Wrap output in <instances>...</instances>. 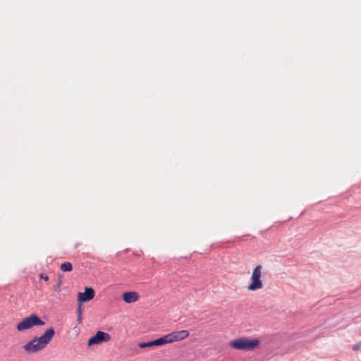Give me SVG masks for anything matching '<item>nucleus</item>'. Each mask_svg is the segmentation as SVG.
Masks as SVG:
<instances>
[{"label":"nucleus","instance_id":"nucleus-10","mask_svg":"<svg viewBox=\"0 0 361 361\" xmlns=\"http://www.w3.org/2000/svg\"><path fill=\"white\" fill-rule=\"evenodd\" d=\"M61 269L63 271H71L73 269L71 263L66 262L61 265Z\"/></svg>","mask_w":361,"mask_h":361},{"label":"nucleus","instance_id":"nucleus-5","mask_svg":"<svg viewBox=\"0 0 361 361\" xmlns=\"http://www.w3.org/2000/svg\"><path fill=\"white\" fill-rule=\"evenodd\" d=\"M111 340V336L106 332L98 331L92 336L87 342L88 346L97 345L102 342H109Z\"/></svg>","mask_w":361,"mask_h":361},{"label":"nucleus","instance_id":"nucleus-1","mask_svg":"<svg viewBox=\"0 0 361 361\" xmlns=\"http://www.w3.org/2000/svg\"><path fill=\"white\" fill-rule=\"evenodd\" d=\"M55 334L54 328H49L39 337H35L27 342L23 349L30 353H37L42 350L51 342Z\"/></svg>","mask_w":361,"mask_h":361},{"label":"nucleus","instance_id":"nucleus-4","mask_svg":"<svg viewBox=\"0 0 361 361\" xmlns=\"http://www.w3.org/2000/svg\"><path fill=\"white\" fill-rule=\"evenodd\" d=\"M262 269V265H257L254 269L251 276V283L247 286L249 290L255 291L263 288V282L261 280Z\"/></svg>","mask_w":361,"mask_h":361},{"label":"nucleus","instance_id":"nucleus-15","mask_svg":"<svg viewBox=\"0 0 361 361\" xmlns=\"http://www.w3.org/2000/svg\"><path fill=\"white\" fill-rule=\"evenodd\" d=\"M77 320L80 323L82 322V314H78Z\"/></svg>","mask_w":361,"mask_h":361},{"label":"nucleus","instance_id":"nucleus-11","mask_svg":"<svg viewBox=\"0 0 361 361\" xmlns=\"http://www.w3.org/2000/svg\"><path fill=\"white\" fill-rule=\"evenodd\" d=\"M154 343H155L154 340L149 341V342H142V343H140L138 344V346L141 348H147V347H152V346L156 345V344Z\"/></svg>","mask_w":361,"mask_h":361},{"label":"nucleus","instance_id":"nucleus-7","mask_svg":"<svg viewBox=\"0 0 361 361\" xmlns=\"http://www.w3.org/2000/svg\"><path fill=\"white\" fill-rule=\"evenodd\" d=\"M123 299L126 303H133L138 300L139 295L134 291L125 292L123 293Z\"/></svg>","mask_w":361,"mask_h":361},{"label":"nucleus","instance_id":"nucleus-12","mask_svg":"<svg viewBox=\"0 0 361 361\" xmlns=\"http://www.w3.org/2000/svg\"><path fill=\"white\" fill-rule=\"evenodd\" d=\"M360 348H361V341H360L359 343H357L355 345H354L352 348H353V350L357 351Z\"/></svg>","mask_w":361,"mask_h":361},{"label":"nucleus","instance_id":"nucleus-6","mask_svg":"<svg viewBox=\"0 0 361 361\" xmlns=\"http://www.w3.org/2000/svg\"><path fill=\"white\" fill-rule=\"evenodd\" d=\"M94 297V290L90 287H86L84 293H79L78 302L82 303L91 300Z\"/></svg>","mask_w":361,"mask_h":361},{"label":"nucleus","instance_id":"nucleus-2","mask_svg":"<svg viewBox=\"0 0 361 361\" xmlns=\"http://www.w3.org/2000/svg\"><path fill=\"white\" fill-rule=\"evenodd\" d=\"M259 344L257 339H249L247 338H240L231 341L229 345L235 350H252Z\"/></svg>","mask_w":361,"mask_h":361},{"label":"nucleus","instance_id":"nucleus-9","mask_svg":"<svg viewBox=\"0 0 361 361\" xmlns=\"http://www.w3.org/2000/svg\"><path fill=\"white\" fill-rule=\"evenodd\" d=\"M154 341L156 345H163L167 343H173L171 333L154 340Z\"/></svg>","mask_w":361,"mask_h":361},{"label":"nucleus","instance_id":"nucleus-14","mask_svg":"<svg viewBox=\"0 0 361 361\" xmlns=\"http://www.w3.org/2000/svg\"><path fill=\"white\" fill-rule=\"evenodd\" d=\"M39 277L46 281H49V276L43 273L40 274Z\"/></svg>","mask_w":361,"mask_h":361},{"label":"nucleus","instance_id":"nucleus-8","mask_svg":"<svg viewBox=\"0 0 361 361\" xmlns=\"http://www.w3.org/2000/svg\"><path fill=\"white\" fill-rule=\"evenodd\" d=\"M172 341H178L186 338L189 336V332L186 330L173 331L171 333Z\"/></svg>","mask_w":361,"mask_h":361},{"label":"nucleus","instance_id":"nucleus-13","mask_svg":"<svg viewBox=\"0 0 361 361\" xmlns=\"http://www.w3.org/2000/svg\"><path fill=\"white\" fill-rule=\"evenodd\" d=\"M78 308H77V312H78V314H82V303L80 302H78Z\"/></svg>","mask_w":361,"mask_h":361},{"label":"nucleus","instance_id":"nucleus-3","mask_svg":"<svg viewBox=\"0 0 361 361\" xmlns=\"http://www.w3.org/2000/svg\"><path fill=\"white\" fill-rule=\"evenodd\" d=\"M45 322L42 320L36 314H31L30 316L24 318L19 322L16 329L18 331H23L27 330L35 326H43Z\"/></svg>","mask_w":361,"mask_h":361}]
</instances>
